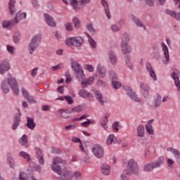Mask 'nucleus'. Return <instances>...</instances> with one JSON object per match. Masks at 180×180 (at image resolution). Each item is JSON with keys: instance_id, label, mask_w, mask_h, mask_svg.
<instances>
[{"instance_id": "f257e3e1", "label": "nucleus", "mask_w": 180, "mask_h": 180, "mask_svg": "<svg viewBox=\"0 0 180 180\" xmlns=\"http://www.w3.org/2000/svg\"><path fill=\"white\" fill-rule=\"evenodd\" d=\"M58 164H62V165H65L67 164V160H64L60 157H54L52 159V165H51V168L53 172L58 174V180H71L72 179V172L68 170V169H61V166Z\"/></svg>"}, {"instance_id": "f03ea898", "label": "nucleus", "mask_w": 180, "mask_h": 180, "mask_svg": "<svg viewBox=\"0 0 180 180\" xmlns=\"http://www.w3.org/2000/svg\"><path fill=\"white\" fill-rule=\"evenodd\" d=\"M1 88L4 94H9L11 89L13 94L15 95V96H19V83H18V80H16V78L14 77L4 79L1 82Z\"/></svg>"}, {"instance_id": "7ed1b4c3", "label": "nucleus", "mask_w": 180, "mask_h": 180, "mask_svg": "<svg viewBox=\"0 0 180 180\" xmlns=\"http://www.w3.org/2000/svg\"><path fill=\"white\" fill-rule=\"evenodd\" d=\"M139 175V165L137 162L134 159H131L128 161L127 168L123 171L122 174L121 175L122 180H129L127 175Z\"/></svg>"}, {"instance_id": "20e7f679", "label": "nucleus", "mask_w": 180, "mask_h": 180, "mask_svg": "<svg viewBox=\"0 0 180 180\" xmlns=\"http://www.w3.org/2000/svg\"><path fill=\"white\" fill-rule=\"evenodd\" d=\"M41 40V35L40 34H37L31 39L28 44V51L30 54L31 55L33 54L34 51L37 49H39V45L40 44Z\"/></svg>"}, {"instance_id": "39448f33", "label": "nucleus", "mask_w": 180, "mask_h": 180, "mask_svg": "<svg viewBox=\"0 0 180 180\" xmlns=\"http://www.w3.org/2000/svg\"><path fill=\"white\" fill-rule=\"evenodd\" d=\"M164 163V158H159L157 160H155L149 164H146L143 166V171L145 172H153V169L160 168Z\"/></svg>"}, {"instance_id": "423d86ee", "label": "nucleus", "mask_w": 180, "mask_h": 180, "mask_svg": "<svg viewBox=\"0 0 180 180\" xmlns=\"http://www.w3.org/2000/svg\"><path fill=\"white\" fill-rule=\"evenodd\" d=\"M65 45L73 47H81L84 44V38L81 37H69L65 41Z\"/></svg>"}, {"instance_id": "0eeeda50", "label": "nucleus", "mask_w": 180, "mask_h": 180, "mask_svg": "<svg viewBox=\"0 0 180 180\" xmlns=\"http://www.w3.org/2000/svg\"><path fill=\"white\" fill-rule=\"evenodd\" d=\"M127 95L133 101V102H136V103H142L143 100L141 98L139 97V95L129 86H126L124 87Z\"/></svg>"}, {"instance_id": "6e6552de", "label": "nucleus", "mask_w": 180, "mask_h": 180, "mask_svg": "<svg viewBox=\"0 0 180 180\" xmlns=\"http://www.w3.org/2000/svg\"><path fill=\"white\" fill-rule=\"evenodd\" d=\"M161 46L163 52L162 63L164 65H167L169 63V49L164 42L161 43Z\"/></svg>"}, {"instance_id": "1a4fd4ad", "label": "nucleus", "mask_w": 180, "mask_h": 180, "mask_svg": "<svg viewBox=\"0 0 180 180\" xmlns=\"http://www.w3.org/2000/svg\"><path fill=\"white\" fill-rule=\"evenodd\" d=\"M92 153L96 158L102 159L105 155V150L101 145H95L92 148Z\"/></svg>"}, {"instance_id": "9d476101", "label": "nucleus", "mask_w": 180, "mask_h": 180, "mask_svg": "<svg viewBox=\"0 0 180 180\" xmlns=\"http://www.w3.org/2000/svg\"><path fill=\"white\" fill-rule=\"evenodd\" d=\"M141 94L145 99H148L150 97V86L146 82L140 83Z\"/></svg>"}, {"instance_id": "9b49d317", "label": "nucleus", "mask_w": 180, "mask_h": 180, "mask_svg": "<svg viewBox=\"0 0 180 180\" xmlns=\"http://www.w3.org/2000/svg\"><path fill=\"white\" fill-rule=\"evenodd\" d=\"M162 102V97L160 94H156L153 98V101L150 105L151 109H157L161 106Z\"/></svg>"}, {"instance_id": "f8f14e48", "label": "nucleus", "mask_w": 180, "mask_h": 180, "mask_svg": "<svg viewBox=\"0 0 180 180\" xmlns=\"http://www.w3.org/2000/svg\"><path fill=\"white\" fill-rule=\"evenodd\" d=\"M129 18L131 19V20L136 25L137 27H143L144 30H146V26L143 24V22L134 14H129Z\"/></svg>"}, {"instance_id": "ddd939ff", "label": "nucleus", "mask_w": 180, "mask_h": 180, "mask_svg": "<svg viewBox=\"0 0 180 180\" xmlns=\"http://www.w3.org/2000/svg\"><path fill=\"white\" fill-rule=\"evenodd\" d=\"M44 20L50 27H56L57 26V22H56V20L49 13L44 14Z\"/></svg>"}, {"instance_id": "4468645a", "label": "nucleus", "mask_w": 180, "mask_h": 180, "mask_svg": "<svg viewBox=\"0 0 180 180\" xmlns=\"http://www.w3.org/2000/svg\"><path fill=\"white\" fill-rule=\"evenodd\" d=\"M94 96L101 106H104L105 103H107V101L103 97V95L101 94L99 91H94Z\"/></svg>"}, {"instance_id": "2eb2a0df", "label": "nucleus", "mask_w": 180, "mask_h": 180, "mask_svg": "<svg viewBox=\"0 0 180 180\" xmlns=\"http://www.w3.org/2000/svg\"><path fill=\"white\" fill-rule=\"evenodd\" d=\"M11 69V65L9 60H5L0 63V74H5L6 71H9Z\"/></svg>"}, {"instance_id": "dca6fc26", "label": "nucleus", "mask_w": 180, "mask_h": 180, "mask_svg": "<svg viewBox=\"0 0 180 180\" xmlns=\"http://www.w3.org/2000/svg\"><path fill=\"white\" fill-rule=\"evenodd\" d=\"M36 155L35 157L38 160V162L39 165H44V156L43 155V152L39 148H35Z\"/></svg>"}, {"instance_id": "f3484780", "label": "nucleus", "mask_w": 180, "mask_h": 180, "mask_svg": "<svg viewBox=\"0 0 180 180\" xmlns=\"http://www.w3.org/2000/svg\"><path fill=\"white\" fill-rule=\"evenodd\" d=\"M101 5L103 6L106 18L110 20V19H112V15L110 14V9L109 8V4H108L106 0H101Z\"/></svg>"}, {"instance_id": "a211bd4d", "label": "nucleus", "mask_w": 180, "mask_h": 180, "mask_svg": "<svg viewBox=\"0 0 180 180\" xmlns=\"http://www.w3.org/2000/svg\"><path fill=\"white\" fill-rule=\"evenodd\" d=\"M167 151H169L174 155V158H176L177 161V164L180 165V153L179 150L176 148H174L172 147H169L167 148Z\"/></svg>"}, {"instance_id": "6ab92c4d", "label": "nucleus", "mask_w": 180, "mask_h": 180, "mask_svg": "<svg viewBox=\"0 0 180 180\" xmlns=\"http://www.w3.org/2000/svg\"><path fill=\"white\" fill-rule=\"evenodd\" d=\"M18 115L19 116L14 117L13 122L12 124V130H17L18 127L20 126V122H22V120L20 119V115L22 114L20 113V111L19 109H18Z\"/></svg>"}, {"instance_id": "aec40b11", "label": "nucleus", "mask_w": 180, "mask_h": 180, "mask_svg": "<svg viewBox=\"0 0 180 180\" xmlns=\"http://www.w3.org/2000/svg\"><path fill=\"white\" fill-rule=\"evenodd\" d=\"M97 73H96V77H100L101 78H105L106 77V68L101 66V65H98L97 68Z\"/></svg>"}, {"instance_id": "412c9836", "label": "nucleus", "mask_w": 180, "mask_h": 180, "mask_svg": "<svg viewBox=\"0 0 180 180\" xmlns=\"http://www.w3.org/2000/svg\"><path fill=\"white\" fill-rule=\"evenodd\" d=\"M108 56L110 64L115 65L117 63V56H116V53L113 52V51H108Z\"/></svg>"}, {"instance_id": "4be33fe9", "label": "nucleus", "mask_w": 180, "mask_h": 180, "mask_svg": "<svg viewBox=\"0 0 180 180\" xmlns=\"http://www.w3.org/2000/svg\"><path fill=\"white\" fill-rule=\"evenodd\" d=\"M171 77L174 81V85L176 88V91H178V92H180V79L179 76H178V73L174 72L173 73H172Z\"/></svg>"}, {"instance_id": "5701e85b", "label": "nucleus", "mask_w": 180, "mask_h": 180, "mask_svg": "<svg viewBox=\"0 0 180 180\" xmlns=\"http://www.w3.org/2000/svg\"><path fill=\"white\" fill-rule=\"evenodd\" d=\"M146 133V130L144 129V125L140 124L136 128V137L138 139H144V134Z\"/></svg>"}, {"instance_id": "b1692460", "label": "nucleus", "mask_w": 180, "mask_h": 180, "mask_svg": "<svg viewBox=\"0 0 180 180\" xmlns=\"http://www.w3.org/2000/svg\"><path fill=\"white\" fill-rule=\"evenodd\" d=\"M16 5V1L15 0H10L8 2V9L10 12V15L11 16H15L16 13V8L15 7Z\"/></svg>"}, {"instance_id": "393cba45", "label": "nucleus", "mask_w": 180, "mask_h": 180, "mask_svg": "<svg viewBox=\"0 0 180 180\" xmlns=\"http://www.w3.org/2000/svg\"><path fill=\"white\" fill-rule=\"evenodd\" d=\"M58 113L59 114L60 117H62V119H70V115H68V113H71V111L68 109H59L58 110Z\"/></svg>"}, {"instance_id": "a878e982", "label": "nucleus", "mask_w": 180, "mask_h": 180, "mask_svg": "<svg viewBox=\"0 0 180 180\" xmlns=\"http://www.w3.org/2000/svg\"><path fill=\"white\" fill-rule=\"evenodd\" d=\"M26 18V13H21L20 11L17 13L15 18L13 19L14 20V23L15 25H18L20 22V20H23V19Z\"/></svg>"}, {"instance_id": "bb28decb", "label": "nucleus", "mask_w": 180, "mask_h": 180, "mask_svg": "<svg viewBox=\"0 0 180 180\" xmlns=\"http://www.w3.org/2000/svg\"><path fill=\"white\" fill-rule=\"evenodd\" d=\"M121 50L122 53L125 56H127V54H130L133 51L131 46L129 45L128 44L121 45Z\"/></svg>"}, {"instance_id": "cd10ccee", "label": "nucleus", "mask_w": 180, "mask_h": 180, "mask_svg": "<svg viewBox=\"0 0 180 180\" xmlns=\"http://www.w3.org/2000/svg\"><path fill=\"white\" fill-rule=\"evenodd\" d=\"M27 127L30 129V130H34V127H36V122H34V119L27 117Z\"/></svg>"}, {"instance_id": "c85d7f7f", "label": "nucleus", "mask_w": 180, "mask_h": 180, "mask_svg": "<svg viewBox=\"0 0 180 180\" xmlns=\"http://www.w3.org/2000/svg\"><path fill=\"white\" fill-rule=\"evenodd\" d=\"M101 171L103 175H110V166L107 164H103L101 167Z\"/></svg>"}, {"instance_id": "c756f323", "label": "nucleus", "mask_w": 180, "mask_h": 180, "mask_svg": "<svg viewBox=\"0 0 180 180\" xmlns=\"http://www.w3.org/2000/svg\"><path fill=\"white\" fill-rule=\"evenodd\" d=\"M79 95L81 96V98H84V99H86V98L92 99V98H94V96H92V94L85 89H80L79 91Z\"/></svg>"}, {"instance_id": "7c9ffc66", "label": "nucleus", "mask_w": 180, "mask_h": 180, "mask_svg": "<svg viewBox=\"0 0 180 180\" xmlns=\"http://www.w3.org/2000/svg\"><path fill=\"white\" fill-rule=\"evenodd\" d=\"M7 157V163L9 165L10 168H12V169H15V160L13 159V157H12V154L11 153H8L6 154Z\"/></svg>"}, {"instance_id": "2f4dec72", "label": "nucleus", "mask_w": 180, "mask_h": 180, "mask_svg": "<svg viewBox=\"0 0 180 180\" xmlns=\"http://www.w3.org/2000/svg\"><path fill=\"white\" fill-rule=\"evenodd\" d=\"M165 13L167 15H169V16H172V18H174V19H176V20L180 21V13H176L171 10H166Z\"/></svg>"}, {"instance_id": "473e14b6", "label": "nucleus", "mask_w": 180, "mask_h": 180, "mask_svg": "<svg viewBox=\"0 0 180 180\" xmlns=\"http://www.w3.org/2000/svg\"><path fill=\"white\" fill-rule=\"evenodd\" d=\"M129 41L130 36H129V34L126 32H123L121 38V45L129 44Z\"/></svg>"}, {"instance_id": "72a5a7b5", "label": "nucleus", "mask_w": 180, "mask_h": 180, "mask_svg": "<svg viewBox=\"0 0 180 180\" xmlns=\"http://www.w3.org/2000/svg\"><path fill=\"white\" fill-rule=\"evenodd\" d=\"M71 67L75 72H78V71H81V70H82L81 65H79V63H78V62L76 60L71 61Z\"/></svg>"}, {"instance_id": "f704fd0d", "label": "nucleus", "mask_w": 180, "mask_h": 180, "mask_svg": "<svg viewBox=\"0 0 180 180\" xmlns=\"http://www.w3.org/2000/svg\"><path fill=\"white\" fill-rule=\"evenodd\" d=\"M19 179L20 180H37L34 176H31L27 177V174L23 172L19 173Z\"/></svg>"}, {"instance_id": "c9c22d12", "label": "nucleus", "mask_w": 180, "mask_h": 180, "mask_svg": "<svg viewBox=\"0 0 180 180\" xmlns=\"http://www.w3.org/2000/svg\"><path fill=\"white\" fill-rule=\"evenodd\" d=\"M63 2L64 4H70L75 11L79 9L78 8V1L77 0H63Z\"/></svg>"}, {"instance_id": "e433bc0d", "label": "nucleus", "mask_w": 180, "mask_h": 180, "mask_svg": "<svg viewBox=\"0 0 180 180\" xmlns=\"http://www.w3.org/2000/svg\"><path fill=\"white\" fill-rule=\"evenodd\" d=\"M15 25L16 24L13 19H12L11 20H6L3 22V27H4L5 29H11L12 26H15Z\"/></svg>"}, {"instance_id": "4c0bfd02", "label": "nucleus", "mask_w": 180, "mask_h": 180, "mask_svg": "<svg viewBox=\"0 0 180 180\" xmlns=\"http://www.w3.org/2000/svg\"><path fill=\"white\" fill-rule=\"evenodd\" d=\"M86 28L89 33H91V34H95V33H96V30L95 29V27H94V23L91 22L86 24Z\"/></svg>"}, {"instance_id": "58836bf2", "label": "nucleus", "mask_w": 180, "mask_h": 180, "mask_svg": "<svg viewBox=\"0 0 180 180\" xmlns=\"http://www.w3.org/2000/svg\"><path fill=\"white\" fill-rule=\"evenodd\" d=\"M85 34L88 39V41L91 49H96V41H95V39H93L92 37H91L88 32H85Z\"/></svg>"}, {"instance_id": "ea45409f", "label": "nucleus", "mask_w": 180, "mask_h": 180, "mask_svg": "<svg viewBox=\"0 0 180 180\" xmlns=\"http://www.w3.org/2000/svg\"><path fill=\"white\" fill-rule=\"evenodd\" d=\"M151 123H153V120H150L148 122V124L146 125V130L148 134L153 135L154 134V129H153V125Z\"/></svg>"}, {"instance_id": "a19ab883", "label": "nucleus", "mask_w": 180, "mask_h": 180, "mask_svg": "<svg viewBox=\"0 0 180 180\" xmlns=\"http://www.w3.org/2000/svg\"><path fill=\"white\" fill-rule=\"evenodd\" d=\"M108 75L109 77V79L112 82V81H117V75L116 74V72L114 70H109L108 72Z\"/></svg>"}, {"instance_id": "79ce46f5", "label": "nucleus", "mask_w": 180, "mask_h": 180, "mask_svg": "<svg viewBox=\"0 0 180 180\" xmlns=\"http://www.w3.org/2000/svg\"><path fill=\"white\" fill-rule=\"evenodd\" d=\"M19 157H22V158H24V160H26L27 162H30L32 161V159L30 158V155L25 151L20 152Z\"/></svg>"}, {"instance_id": "37998d69", "label": "nucleus", "mask_w": 180, "mask_h": 180, "mask_svg": "<svg viewBox=\"0 0 180 180\" xmlns=\"http://www.w3.org/2000/svg\"><path fill=\"white\" fill-rule=\"evenodd\" d=\"M124 58L126 65L129 68V70H133V62H131V58L130 56H126Z\"/></svg>"}, {"instance_id": "c03bdc74", "label": "nucleus", "mask_w": 180, "mask_h": 180, "mask_svg": "<svg viewBox=\"0 0 180 180\" xmlns=\"http://www.w3.org/2000/svg\"><path fill=\"white\" fill-rule=\"evenodd\" d=\"M27 136L24 134L19 140V143L24 147H27Z\"/></svg>"}, {"instance_id": "a18cd8bd", "label": "nucleus", "mask_w": 180, "mask_h": 180, "mask_svg": "<svg viewBox=\"0 0 180 180\" xmlns=\"http://www.w3.org/2000/svg\"><path fill=\"white\" fill-rule=\"evenodd\" d=\"M75 72V75L76 78H77V79L84 80V79L85 78V74H84V70L82 69Z\"/></svg>"}, {"instance_id": "49530a36", "label": "nucleus", "mask_w": 180, "mask_h": 180, "mask_svg": "<svg viewBox=\"0 0 180 180\" xmlns=\"http://www.w3.org/2000/svg\"><path fill=\"white\" fill-rule=\"evenodd\" d=\"M7 51L9 53V54H11V56H15L16 54V46L7 45Z\"/></svg>"}, {"instance_id": "de8ad7c7", "label": "nucleus", "mask_w": 180, "mask_h": 180, "mask_svg": "<svg viewBox=\"0 0 180 180\" xmlns=\"http://www.w3.org/2000/svg\"><path fill=\"white\" fill-rule=\"evenodd\" d=\"M72 22L75 25V28L81 29V21L79 20V18L74 17L72 18Z\"/></svg>"}, {"instance_id": "09e8293b", "label": "nucleus", "mask_w": 180, "mask_h": 180, "mask_svg": "<svg viewBox=\"0 0 180 180\" xmlns=\"http://www.w3.org/2000/svg\"><path fill=\"white\" fill-rule=\"evenodd\" d=\"M71 113H79L84 110V107L82 105H77L70 110Z\"/></svg>"}, {"instance_id": "8fccbe9b", "label": "nucleus", "mask_w": 180, "mask_h": 180, "mask_svg": "<svg viewBox=\"0 0 180 180\" xmlns=\"http://www.w3.org/2000/svg\"><path fill=\"white\" fill-rule=\"evenodd\" d=\"M95 123H96L95 120L87 119L86 122L81 123V126H82V127H89V124H95Z\"/></svg>"}, {"instance_id": "3c124183", "label": "nucleus", "mask_w": 180, "mask_h": 180, "mask_svg": "<svg viewBox=\"0 0 180 180\" xmlns=\"http://www.w3.org/2000/svg\"><path fill=\"white\" fill-rule=\"evenodd\" d=\"M114 140H115V135L113 134H110L106 139L107 146H110L112 143H114Z\"/></svg>"}, {"instance_id": "603ef678", "label": "nucleus", "mask_w": 180, "mask_h": 180, "mask_svg": "<svg viewBox=\"0 0 180 180\" xmlns=\"http://www.w3.org/2000/svg\"><path fill=\"white\" fill-rule=\"evenodd\" d=\"M112 86L114 89H120V86H122V84H120L118 80H112Z\"/></svg>"}, {"instance_id": "864d4df0", "label": "nucleus", "mask_w": 180, "mask_h": 180, "mask_svg": "<svg viewBox=\"0 0 180 180\" xmlns=\"http://www.w3.org/2000/svg\"><path fill=\"white\" fill-rule=\"evenodd\" d=\"M65 29L67 32H72L74 30V26H72V22L65 23Z\"/></svg>"}, {"instance_id": "5fc2aeb1", "label": "nucleus", "mask_w": 180, "mask_h": 180, "mask_svg": "<svg viewBox=\"0 0 180 180\" xmlns=\"http://www.w3.org/2000/svg\"><path fill=\"white\" fill-rule=\"evenodd\" d=\"M26 101H27L28 103H32V104H36L37 103V99L34 98L33 96H30Z\"/></svg>"}, {"instance_id": "6e6d98bb", "label": "nucleus", "mask_w": 180, "mask_h": 180, "mask_svg": "<svg viewBox=\"0 0 180 180\" xmlns=\"http://www.w3.org/2000/svg\"><path fill=\"white\" fill-rule=\"evenodd\" d=\"M21 92H22V96L25 98V99H27V98H29L30 96V95H29V91H27V90L26 89H25V87H22L21 89Z\"/></svg>"}, {"instance_id": "4d7b16f0", "label": "nucleus", "mask_w": 180, "mask_h": 180, "mask_svg": "<svg viewBox=\"0 0 180 180\" xmlns=\"http://www.w3.org/2000/svg\"><path fill=\"white\" fill-rule=\"evenodd\" d=\"M65 100L68 102V105H72L74 103V99L71 96H65Z\"/></svg>"}, {"instance_id": "13d9d810", "label": "nucleus", "mask_w": 180, "mask_h": 180, "mask_svg": "<svg viewBox=\"0 0 180 180\" xmlns=\"http://www.w3.org/2000/svg\"><path fill=\"white\" fill-rule=\"evenodd\" d=\"M148 73L150 78H152L153 81H157V75L155 74V71L154 70H150V72H148Z\"/></svg>"}, {"instance_id": "bf43d9fd", "label": "nucleus", "mask_w": 180, "mask_h": 180, "mask_svg": "<svg viewBox=\"0 0 180 180\" xmlns=\"http://www.w3.org/2000/svg\"><path fill=\"white\" fill-rule=\"evenodd\" d=\"M109 116H110V114L107 113L105 114V117L102 119L101 123L104 124H108V122L109 120H108L109 118Z\"/></svg>"}, {"instance_id": "052dcab7", "label": "nucleus", "mask_w": 180, "mask_h": 180, "mask_svg": "<svg viewBox=\"0 0 180 180\" xmlns=\"http://www.w3.org/2000/svg\"><path fill=\"white\" fill-rule=\"evenodd\" d=\"M38 71H39V68H35L31 70L30 71V74L31 77H33V78H34V77H36V75H37Z\"/></svg>"}, {"instance_id": "680f3d73", "label": "nucleus", "mask_w": 180, "mask_h": 180, "mask_svg": "<svg viewBox=\"0 0 180 180\" xmlns=\"http://www.w3.org/2000/svg\"><path fill=\"white\" fill-rule=\"evenodd\" d=\"M110 30H112V32H119V30H120V27L116 24H113L110 25Z\"/></svg>"}, {"instance_id": "e2e57ef3", "label": "nucleus", "mask_w": 180, "mask_h": 180, "mask_svg": "<svg viewBox=\"0 0 180 180\" xmlns=\"http://www.w3.org/2000/svg\"><path fill=\"white\" fill-rule=\"evenodd\" d=\"M61 68H64V65L63 63H59L58 65L56 66H53L51 68V70L53 71H57V70H61Z\"/></svg>"}, {"instance_id": "0e129e2a", "label": "nucleus", "mask_w": 180, "mask_h": 180, "mask_svg": "<svg viewBox=\"0 0 180 180\" xmlns=\"http://www.w3.org/2000/svg\"><path fill=\"white\" fill-rule=\"evenodd\" d=\"M139 1H143V0H139ZM144 1H145V4H146L148 6L153 7L155 4V0H144Z\"/></svg>"}, {"instance_id": "69168bd1", "label": "nucleus", "mask_w": 180, "mask_h": 180, "mask_svg": "<svg viewBox=\"0 0 180 180\" xmlns=\"http://www.w3.org/2000/svg\"><path fill=\"white\" fill-rule=\"evenodd\" d=\"M72 176H75L76 180L81 179V178H82V175L79 172H75V173H72Z\"/></svg>"}, {"instance_id": "338daca9", "label": "nucleus", "mask_w": 180, "mask_h": 180, "mask_svg": "<svg viewBox=\"0 0 180 180\" xmlns=\"http://www.w3.org/2000/svg\"><path fill=\"white\" fill-rule=\"evenodd\" d=\"M151 56L153 58H155V60H160V58H161V55L159 53V52L152 53Z\"/></svg>"}, {"instance_id": "774afa93", "label": "nucleus", "mask_w": 180, "mask_h": 180, "mask_svg": "<svg viewBox=\"0 0 180 180\" xmlns=\"http://www.w3.org/2000/svg\"><path fill=\"white\" fill-rule=\"evenodd\" d=\"M34 169L37 172H39V174H41V171H42L41 166H40L39 165H34Z\"/></svg>"}]
</instances>
